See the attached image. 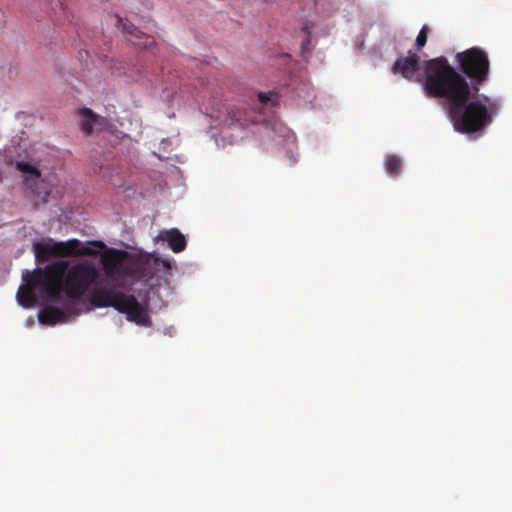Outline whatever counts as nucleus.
<instances>
[{
    "instance_id": "nucleus-1",
    "label": "nucleus",
    "mask_w": 512,
    "mask_h": 512,
    "mask_svg": "<svg viewBox=\"0 0 512 512\" xmlns=\"http://www.w3.org/2000/svg\"><path fill=\"white\" fill-rule=\"evenodd\" d=\"M460 71L445 56L425 62L423 86L426 94L442 98L454 129L471 134L484 130L492 123L500 108V100L480 95V86L489 79L490 61L480 47H472L455 56Z\"/></svg>"
},
{
    "instance_id": "nucleus-2",
    "label": "nucleus",
    "mask_w": 512,
    "mask_h": 512,
    "mask_svg": "<svg viewBox=\"0 0 512 512\" xmlns=\"http://www.w3.org/2000/svg\"><path fill=\"white\" fill-rule=\"evenodd\" d=\"M99 275L97 267L87 261L69 267L67 261L58 260L33 271L24 270L17 300L24 308H31L38 298L58 301L62 292L70 299H80L97 283Z\"/></svg>"
},
{
    "instance_id": "nucleus-3",
    "label": "nucleus",
    "mask_w": 512,
    "mask_h": 512,
    "mask_svg": "<svg viewBox=\"0 0 512 512\" xmlns=\"http://www.w3.org/2000/svg\"><path fill=\"white\" fill-rule=\"evenodd\" d=\"M95 308L112 307L119 313L125 314L126 319L138 325L146 326L150 322L146 308L133 294H126L117 287L95 288L89 298Z\"/></svg>"
},
{
    "instance_id": "nucleus-4",
    "label": "nucleus",
    "mask_w": 512,
    "mask_h": 512,
    "mask_svg": "<svg viewBox=\"0 0 512 512\" xmlns=\"http://www.w3.org/2000/svg\"><path fill=\"white\" fill-rule=\"evenodd\" d=\"M100 263L109 279L152 277L153 272L148 270L147 262L132 256L125 250L107 249L100 257Z\"/></svg>"
},
{
    "instance_id": "nucleus-5",
    "label": "nucleus",
    "mask_w": 512,
    "mask_h": 512,
    "mask_svg": "<svg viewBox=\"0 0 512 512\" xmlns=\"http://www.w3.org/2000/svg\"><path fill=\"white\" fill-rule=\"evenodd\" d=\"M106 248L101 241H90L82 246L78 239L68 241H53L49 239L45 242H37L33 245V252L37 262H45L52 257L68 258L75 256H95L97 249Z\"/></svg>"
},
{
    "instance_id": "nucleus-6",
    "label": "nucleus",
    "mask_w": 512,
    "mask_h": 512,
    "mask_svg": "<svg viewBox=\"0 0 512 512\" xmlns=\"http://www.w3.org/2000/svg\"><path fill=\"white\" fill-rule=\"evenodd\" d=\"M419 62L420 57L416 53L409 51L407 56H401L396 59L392 72L400 74L408 81H420V77L417 76V72L420 69Z\"/></svg>"
},
{
    "instance_id": "nucleus-7",
    "label": "nucleus",
    "mask_w": 512,
    "mask_h": 512,
    "mask_svg": "<svg viewBox=\"0 0 512 512\" xmlns=\"http://www.w3.org/2000/svg\"><path fill=\"white\" fill-rule=\"evenodd\" d=\"M123 32L127 40L137 47L149 49L155 44L153 36L147 35L133 24L123 23Z\"/></svg>"
},
{
    "instance_id": "nucleus-8",
    "label": "nucleus",
    "mask_w": 512,
    "mask_h": 512,
    "mask_svg": "<svg viewBox=\"0 0 512 512\" xmlns=\"http://www.w3.org/2000/svg\"><path fill=\"white\" fill-rule=\"evenodd\" d=\"M227 117L231 124L241 127H247L249 124L258 123L260 121L259 116L254 112L240 108L229 111Z\"/></svg>"
},
{
    "instance_id": "nucleus-9",
    "label": "nucleus",
    "mask_w": 512,
    "mask_h": 512,
    "mask_svg": "<svg viewBox=\"0 0 512 512\" xmlns=\"http://www.w3.org/2000/svg\"><path fill=\"white\" fill-rule=\"evenodd\" d=\"M159 238L168 243L173 252L179 253L186 247V239L178 229H170L161 232Z\"/></svg>"
},
{
    "instance_id": "nucleus-10",
    "label": "nucleus",
    "mask_w": 512,
    "mask_h": 512,
    "mask_svg": "<svg viewBox=\"0 0 512 512\" xmlns=\"http://www.w3.org/2000/svg\"><path fill=\"white\" fill-rule=\"evenodd\" d=\"M80 117H81V128L86 133H91L93 130L98 127L102 126L104 119L97 114H95L91 109L89 108H83L80 110Z\"/></svg>"
},
{
    "instance_id": "nucleus-11",
    "label": "nucleus",
    "mask_w": 512,
    "mask_h": 512,
    "mask_svg": "<svg viewBox=\"0 0 512 512\" xmlns=\"http://www.w3.org/2000/svg\"><path fill=\"white\" fill-rule=\"evenodd\" d=\"M64 317V312L55 306H47L43 308L38 315L39 322L48 325H54L62 321Z\"/></svg>"
},
{
    "instance_id": "nucleus-12",
    "label": "nucleus",
    "mask_w": 512,
    "mask_h": 512,
    "mask_svg": "<svg viewBox=\"0 0 512 512\" xmlns=\"http://www.w3.org/2000/svg\"><path fill=\"white\" fill-rule=\"evenodd\" d=\"M402 168V161L396 155H388L385 159V170L392 176L396 177L399 175Z\"/></svg>"
},
{
    "instance_id": "nucleus-13",
    "label": "nucleus",
    "mask_w": 512,
    "mask_h": 512,
    "mask_svg": "<svg viewBox=\"0 0 512 512\" xmlns=\"http://www.w3.org/2000/svg\"><path fill=\"white\" fill-rule=\"evenodd\" d=\"M16 169L25 175H29L32 179H38L41 176L40 171L35 166L27 162L17 161Z\"/></svg>"
},
{
    "instance_id": "nucleus-14",
    "label": "nucleus",
    "mask_w": 512,
    "mask_h": 512,
    "mask_svg": "<svg viewBox=\"0 0 512 512\" xmlns=\"http://www.w3.org/2000/svg\"><path fill=\"white\" fill-rule=\"evenodd\" d=\"M429 31H430V29L427 25L422 26V28L419 31L418 36L416 38V47L418 49H421L426 45Z\"/></svg>"
},
{
    "instance_id": "nucleus-15",
    "label": "nucleus",
    "mask_w": 512,
    "mask_h": 512,
    "mask_svg": "<svg viewBox=\"0 0 512 512\" xmlns=\"http://www.w3.org/2000/svg\"><path fill=\"white\" fill-rule=\"evenodd\" d=\"M273 95L272 92H269V93H264V92H260L258 93V101L259 103L263 104V105H267L269 102H271V96Z\"/></svg>"
},
{
    "instance_id": "nucleus-16",
    "label": "nucleus",
    "mask_w": 512,
    "mask_h": 512,
    "mask_svg": "<svg viewBox=\"0 0 512 512\" xmlns=\"http://www.w3.org/2000/svg\"><path fill=\"white\" fill-rule=\"evenodd\" d=\"M154 263H155V265H156V266H158V265H160V264H161V266H162L164 269H166V270H168V269H170V268H171V263H170V261H169L168 259H162V260H161V259H159L158 257H155V258H154Z\"/></svg>"
}]
</instances>
